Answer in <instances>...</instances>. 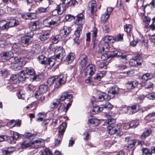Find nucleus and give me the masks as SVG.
Segmentation results:
<instances>
[{
  "label": "nucleus",
  "mask_w": 155,
  "mask_h": 155,
  "mask_svg": "<svg viewBox=\"0 0 155 155\" xmlns=\"http://www.w3.org/2000/svg\"><path fill=\"white\" fill-rule=\"evenodd\" d=\"M67 77L66 74H61L54 77L48 78L47 83L50 86L54 84V88H58L65 83Z\"/></svg>",
  "instance_id": "f257e3e1"
},
{
  "label": "nucleus",
  "mask_w": 155,
  "mask_h": 155,
  "mask_svg": "<svg viewBox=\"0 0 155 155\" xmlns=\"http://www.w3.org/2000/svg\"><path fill=\"white\" fill-rule=\"evenodd\" d=\"M72 95L66 92L62 93L59 98L54 99L50 105L51 110H53L54 108H56L58 106L61 101L64 100L68 101L71 99Z\"/></svg>",
  "instance_id": "f03ea898"
},
{
  "label": "nucleus",
  "mask_w": 155,
  "mask_h": 155,
  "mask_svg": "<svg viewBox=\"0 0 155 155\" xmlns=\"http://www.w3.org/2000/svg\"><path fill=\"white\" fill-rule=\"evenodd\" d=\"M84 22L85 19L83 14L80 13L77 15L75 23L79 26L77 27V28L74 32V35L76 37H79L81 34L82 30L83 28L82 25L84 24Z\"/></svg>",
  "instance_id": "7ed1b4c3"
},
{
  "label": "nucleus",
  "mask_w": 155,
  "mask_h": 155,
  "mask_svg": "<svg viewBox=\"0 0 155 155\" xmlns=\"http://www.w3.org/2000/svg\"><path fill=\"white\" fill-rule=\"evenodd\" d=\"M35 74L34 70L31 68H26L24 71H21L19 75V78L22 81H24L25 78L29 79L32 77Z\"/></svg>",
  "instance_id": "20e7f679"
},
{
  "label": "nucleus",
  "mask_w": 155,
  "mask_h": 155,
  "mask_svg": "<svg viewBox=\"0 0 155 155\" xmlns=\"http://www.w3.org/2000/svg\"><path fill=\"white\" fill-rule=\"evenodd\" d=\"M67 127V124L65 123H62L58 127V138L55 140V146H58L59 145L62 140L64 134Z\"/></svg>",
  "instance_id": "39448f33"
},
{
  "label": "nucleus",
  "mask_w": 155,
  "mask_h": 155,
  "mask_svg": "<svg viewBox=\"0 0 155 155\" xmlns=\"http://www.w3.org/2000/svg\"><path fill=\"white\" fill-rule=\"evenodd\" d=\"M112 120L111 119H108L107 122L108 125L107 126V130L109 133L111 134H114L117 132L119 131L120 128V125L112 123Z\"/></svg>",
  "instance_id": "423d86ee"
},
{
  "label": "nucleus",
  "mask_w": 155,
  "mask_h": 155,
  "mask_svg": "<svg viewBox=\"0 0 155 155\" xmlns=\"http://www.w3.org/2000/svg\"><path fill=\"white\" fill-rule=\"evenodd\" d=\"M55 53L57 54L55 61H58V62H61L66 55L64 50L63 47H59L56 48Z\"/></svg>",
  "instance_id": "0eeeda50"
},
{
  "label": "nucleus",
  "mask_w": 155,
  "mask_h": 155,
  "mask_svg": "<svg viewBox=\"0 0 155 155\" xmlns=\"http://www.w3.org/2000/svg\"><path fill=\"white\" fill-rule=\"evenodd\" d=\"M14 60L13 62L17 64L16 65H15V66H16V68H15V70H20L23 64H24L25 63L23 58L16 56L13 57L12 58Z\"/></svg>",
  "instance_id": "6e6552de"
},
{
  "label": "nucleus",
  "mask_w": 155,
  "mask_h": 155,
  "mask_svg": "<svg viewBox=\"0 0 155 155\" xmlns=\"http://www.w3.org/2000/svg\"><path fill=\"white\" fill-rule=\"evenodd\" d=\"M33 36V34L31 35L28 33L21 38V42L24 46H27L32 42V38Z\"/></svg>",
  "instance_id": "1a4fd4ad"
},
{
  "label": "nucleus",
  "mask_w": 155,
  "mask_h": 155,
  "mask_svg": "<svg viewBox=\"0 0 155 155\" xmlns=\"http://www.w3.org/2000/svg\"><path fill=\"white\" fill-rule=\"evenodd\" d=\"M125 141L127 142V149L130 150V152L132 153L135 148V145L136 141L135 140H130V138L127 137L125 138Z\"/></svg>",
  "instance_id": "9d476101"
},
{
  "label": "nucleus",
  "mask_w": 155,
  "mask_h": 155,
  "mask_svg": "<svg viewBox=\"0 0 155 155\" xmlns=\"http://www.w3.org/2000/svg\"><path fill=\"white\" fill-rule=\"evenodd\" d=\"M43 24L45 27H51L52 25H57V22L54 20L52 16H50L43 20Z\"/></svg>",
  "instance_id": "9b49d317"
},
{
  "label": "nucleus",
  "mask_w": 155,
  "mask_h": 155,
  "mask_svg": "<svg viewBox=\"0 0 155 155\" xmlns=\"http://www.w3.org/2000/svg\"><path fill=\"white\" fill-rule=\"evenodd\" d=\"M70 100L68 103L65 102V104L67 105L66 106L63 103L61 104L59 107L58 108V110L59 112H64L65 113H66L69 108L71 105L72 100Z\"/></svg>",
  "instance_id": "f8f14e48"
},
{
  "label": "nucleus",
  "mask_w": 155,
  "mask_h": 155,
  "mask_svg": "<svg viewBox=\"0 0 155 155\" xmlns=\"http://www.w3.org/2000/svg\"><path fill=\"white\" fill-rule=\"evenodd\" d=\"M84 70L85 75L89 74L91 77L95 73V66L93 64H89Z\"/></svg>",
  "instance_id": "ddd939ff"
},
{
  "label": "nucleus",
  "mask_w": 155,
  "mask_h": 155,
  "mask_svg": "<svg viewBox=\"0 0 155 155\" xmlns=\"http://www.w3.org/2000/svg\"><path fill=\"white\" fill-rule=\"evenodd\" d=\"M99 49L98 51L99 52L102 53L105 51L107 52L109 50L110 46L107 42L104 41L101 44H100L98 45Z\"/></svg>",
  "instance_id": "4468645a"
},
{
  "label": "nucleus",
  "mask_w": 155,
  "mask_h": 155,
  "mask_svg": "<svg viewBox=\"0 0 155 155\" xmlns=\"http://www.w3.org/2000/svg\"><path fill=\"white\" fill-rule=\"evenodd\" d=\"M113 10V8L111 7L107 8L105 13L102 15L101 16V21L104 22L106 21L109 18L110 15Z\"/></svg>",
  "instance_id": "2eb2a0df"
},
{
  "label": "nucleus",
  "mask_w": 155,
  "mask_h": 155,
  "mask_svg": "<svg viewBox=\"0 0 155 155\" xmlns=\"http://www.w3.org/2000/svg\"><path fill=\"white\" fill-rule=\"evenodd\" d=\"M111 56L115 57H120V59H122L124 61H126L127 60V56L125 54H123L121 52L119 51L116 50L113 51V54L110 55Z\"/></svg>",
  "instance_id": "dca6fc26"
},
{
  "label": "nucleus",
  "mask_w": 155,
  "mask_h": 155,
  "mask_svg": "<svg viewBox=\"0 0 155 155\" xmlns=\"http://www.w3.org/2000/svg\"><path fill=\"white\" fill-rule=\"evenodd\" d=\"M19 137V134L18 133L13 132L11 136H8L7 138L9 143H14Z\"/></svg>",
  "instance_id": "f3484780"
},
{
  "label": "nucleus",
  "mask_w": 155,
  "mask_h": 155,
  "mask_svg": "<svg viewBox=\"0 0 155 155\" xmlns=\"http://www.w3.org/2000/svg\"><path fill=\"white\" fill-rule=\"evenodd\" d=\"M55 60L54 59L46 57L43 61V63L42 64L45 65L47 66L49 65L50 67H52L55 63Z\"/></svg>",
  "instance_id": "a211bd4d"
},
{
  "label": "nucleus",
  "mask_w": 155,
  "mask_h": 155,
  "mask_svg": "<svg viewBox=\"0 0 155 155\" xmlns=\"http://www.w3.org/2000/svg\"><path fill=\"white\" fill-rule=\"evenodd\" d=\"M41 28V24L39 21L32 22L30 26V28L32 31L38 30Z\"/></svg>",
  "instance_id": "6ab92c4d"
},
{
  "label": "nucleus",
  "mask_w": 155,
  "mask_h": 155,
  "mask_svg": "<svg viewBox=\"0 0 155 155\" xmlns=\"http://www.w3.org/2000/svg\"><path fill=\"white\" fill-rule=\"evenodd\" d=\"M70 32V30L69 27L66 26H64L63 29L61 30L60 31L59 36L61 38H65L69 34Z\"/></svg>",
  "instance_id": "aec40b11"
},
{
  "label": "nucleus",
  "mask_w": 155,
  "mask_h": 155,
  "mask_svg": "<svg viewBox=\"0 0 155 155\" xmlns=\"http://www.w3.org/2000/svg\"><path fill=\"white\" fill-rule=\"evenodd\" d=\"M87 124L89 127H91L99 125L100 124V121L97 119L92 118L88 120Z\"/></svg>",
  "instance_id": "412c9836"
},
{
  "label": "nucleus",
  "mask_w": 155,
  "mask_h": 155,
  "mask_svg": "<svg viewBox=\"0 0 155 155\" xmlns=\"http://www.w3.org/2000/svg\"><path fill=\"white\" fill-rule=\"evenodd\" d=\"M80 64L82 68L85 67L87 63V57L85 54H83L81 55Z\"/></svg>",
  "instance_id": "4be33fe9"
},
{
  "label": "nucleus",
  "mask_w": 155,
  "mask_h": 155,
  "mask_svg": "<svg viewBox=\"0 0 155 155\" xmlns=\"http://www.w3.org/2000/svg\"><path fill=\"white\" fill-rule=\"evenodd\" d=\"M138 84V82L137 81H128L126 84L125 85L128 89L130 90L135 87Z\"/></svg>",
  "instance_id": "5701e85b"
},
{
  "label": "nucleus",
  "mask_w": 155,
  "mask_h": 155,
  "mask_svg": "<svg viewBox=\"0 0 155 155\" xmlns=\"http://www.w3.org/2000/svg\"><path fill=\"white\" fill-rule=\"evenodd\" d=\"M97 3L96 1L94 0L91 1L88 4V6L91 9V12L93 14L94 12L97 10Z\"/></svg>",
  "instance_id": "b1692460"
},
{
  "label": "nucleus",
  "mask_w": 155,
  "mask_h": 155,
  "mask_svg": "<svg viewBox=\"0 0 155 155\" xmlns=\"http://www.w3.org/2000/svg\"><path fill=\"white\" fill-rule=\"evenodd\" d=\"M1 57L2 59L6 60L11 58L12 60L13 57V54L11 51L9 52H3L1 54Z\"/></svg>",
  "instance_id": "393cba45"
},
{
  "label": "nucleus",
  "mask_w": 155,
  "mask_h": 155,
  "mask_svg": "<svg viewBox=\"0 0 155 155\" xmlns=\"http://www.w3.org/2000/svg\"><path fill=\"white\" fill-rule=\"evenodd\" d=\"M111 98L110 96L104 93H103L99 95L98 99L100 101H102L104 100L108 101Z\"/></svg>",
  "instance_id": "a878e982"
},
{
  "label": "nucleus",
  "mask_w": 155,
  "mask_h": 155,
  "mask_svg": "<svg viewBox=\"0 0 155 155\" xmlns=\"http://www.w3.org/2000/svg\"><path fill=\"white\" fill-rule=\"evenodd\" d=\"M61 6L62 8V12L65 11L70 6L71 0H62Z\"/></svg>",
  "instance_id": "bb28decb"
},
{
  "label": "nucleus",
  "mask_w": 155,
  "mask_h": 155,
  "mask_svg": "<svg viewBox=\"0 0 155 155\" xmlns=\"http://www.w3.org/2000/svg\"><path fill=\"white\" fill-rule=\"evenodd\" d=\"M132 27V25L127 24H126L124 27V31L127 32V37L130 40L131 38L130 32L131 31Z\"/></svg>",
  "instance_id": "cd10ccee"
},
{
  "label": "nucleus",
  "mask_w": 155,
  "mask_h": 155,
  "mask_svg": "<svg viewBox=\"0 0 155 155\" xmlns=\"http://www.w3.org/2000/svg\"><path fill=\"white\" fill-rule=\"evenodd\" d=\"M43 94L36 91L35 94V97L39 101L43 102L45 101V97L43 96Z\"/></svg>",
  "instance_id": "c85d7f7f"
},
{
  "label": "nucleus",
  "mask_w": 155,
  "mask_h": 155,
  "mask_svg": "<svg viewBox=\"0 0 155 155\" xmlns=\"http://www.w3.org/2000/svg\"><path fill=\"white\" fill-rule=\"evenodd\" d=\"M75 58V55L73 53H70L67 56L66 60L68 64H71L74 61Z\"/></svg>",
  "instance_id": "c756f323"
},
{
  "label": "nucleus",
  "mask_w": 155,
  "mask_h": 155,
  "mask_svg": "<svg viewBox=\"0 0 155 155\" xmlns=\"http://www.w3.org/2000/svg\"><path fill=\"white\" fill-rule=\"evenodd\" d=\"M137 105H134L128 107V113L129 114H133L137 112Z\"/></svg>",
  "instance_id": "7c9ffc66"
},
{
  "label": "nucleus",
  "mask_w": 155,
  "mask_h": 155,
  "mask_svg": "<svg viewBox=\"0 0 155 155\" xmlns=\"http://www.w3.org/2000/svg\"><path fill=\"white\" fill-rule=\"evenodd\" d=\"M9 28L15 26L19 24L18 21L13 18H11L9 22H7Z\"/></svg>",
  "instance_id": "2f4dec72"
},
{
  "label": "nucleus",
  "mask_w": 155,
  "mask_h": 155,
  "mask_svg": "<svg viewBox=\"0 0 155 155\" xmlns=\"http://www.w3.org/2000/svg\"><path fill=\"white\" fill-rule=\"evenodd\" d=\"M51 32V30L47 31L41 35L40 37V39L41 41H45L49 38V35Z\"/></svg>",
  "instance_id": "473e14b6"
},
{
  "label": "nucleus",
  "mask_w": 155,
  "mask_h": 155,
  "mask_svg": "<svg viewBox=\"0 0 155 155\" xmlns=\"http://www.w3.org/2000/svg\"><path fill=\"white\" fill-rule=\"evenodd\" d=\"M48 88V87L47 85L41 84L39 86L37 91L43 94L47 91Z\"/></svg>",
  "instance_id": "72a5a7b5"
},
{
  "label": "nucleus",
  "mask_w": 155,
  "mask_h": 155,
  "mask_svg": "<svg viewBox=\"0 0 155 155\" xmlns=\"http://www.w3.org/2000/svg\"><path fill=\"white\" fill-rule=\"evenodd\" d=\"M20 74V73L18 74V75H17L15 74H12L10 78V80H11L12 81H13V83L15 84H16L18 82V81H22L19 78V75Z\"/></svg>",
  "instance_id": "f704fd0d"
},
{
  "label": "nucleus",
  "mask_w": 155,
  "mask_h": 155,
  "mask_svg": "<svg viewBox=\"0 0 155 155\" xmlns=\"http://www.w3.org/2000/svg\"><path fill=\"white\" fill-rule=\"evenodd\" d=\"M119 88L118 87L114 85L110 88L108 91V93L110 94H112L114 95L117 94L119 91Z\"/></svg>",
  "instance_id": "c9c22d12"
},
{
  "label": "nucleus",
  "mask_w": 155,
  "mask_h": 155,
  "mask_svg": "<svg viewBox=\"0 0 155 155\" xmlns=\"http://www.w3.org/2000/svg\"><path fill=\"white\" fill-rule=\"evenodd\" d=\"M37 135V132H35L33 134L25 132L23 134V136L25 138L29 139L30 140L34 138Z\"/></svg>",
  "instance_id": "e433bc0d"
},
{
  "label": "nucleus",
  "mask_w": 155,
  "mask_h": 155,
  "mask_svg": "<svg viewBox=\"0 0 155 155\" xmlns=\"http://www.w3.org/2000/svg\"><path fill=\"white\" fill-rule=\"evenodd\" d=\"M142 54L140 52H137L135 53V56L134 57L135 59L138 61L140 63H142L143 61L142 58Z\"/></svg>",
  "instance_id": "4c0bfd02"
},
{
  "label": "nucleus",
  "mask_w": 155,
  "mask_h": 155,
  "mask_svg": "<svg viewBox=\"0 0 155 155\" xmlns=\"http://www.w3.org/2000/svg\"><path fill=\"white\" fill-rule=\"evenodd\" d=\"M139 62L135 59L134 58L130 60L129 64L131 66L139 67L142 64V63H139Z\"/></svg>",
  "instance_id": "58836bf2"
},
{
  "label": "nucleus",
  "mask_w": 155,
  "mask_h": 155,
  "mask_svg": "<svg viewBox=\"0 0 155 155\" xmlns=\"http://www.w3.org/2000/svg\"><path fill=\"white\" fill-rule=\"evenodd\" d=\"M103 110V107L102 106L101 107H100L98 106H96L94 107L93 109L92 113L94 114H96L101 112Z\"/></svg>",
  "instance_id": "ea45409f"
},
{
  "label": "nucleus",
  "mask_w": 155,
  "mask_h": 155,
  "mask_svg": "<svg viewBox=\"0 0 155 155\" xmlns=\"http://www.w3.org/2000/svg\"><path fill=\"white\" fill-rule=\"evenodd\" d=\"M12 147H8L3 148L2 149V152L5 154L8 155L12 153L14 151L13 150H12Z\"/></svg>",
  "instance_id": "a19ab883"
},
{
  "label": "nucleus",
  "mask_w": 155,
  "mask_h": 155,
  "mask_svg": "<svg viewBox=\"0 0 155 155\" xmlns=\"http://www.w3.org/2000/svg\"><path fill=\"white\" fill-rule=\"evenodd\" d=\"M30 78V80L32 82L34 81H38L43 78V76L41 74L35 76L34 74L32 77Z\"/></svg>",
  "instance_id": "79ce46f5"
},
{
  "label": "nucleus",
  "mask_w": 155,
  "mask_h": 155,
  "mask_svg": "<svg viewBox=\"0 0 155 155\" xmlns=\"http://www.w3.org/2000/svg\"><path fill=\"white\" fill-rule=\"evenodd\" d=\"M113 54V51L110 53H104L102 54L101 56V59L103 61L107 60L110 58H113L114 57L111 56L110 55Z\"/></svg>",
  "instance_id": "37998d69"
},
{
  "label": "nucleus",
  "mask_w": 155,
  "mask_h": 155,
  "mask_svg": "<svg viewBox=\"0 0 155 155\" xmlns=\"http://www.w3.org/2000/svg\"><path fill=\"white\" fill-rule=\"evenodd\" d=\"M152 130L150 129H148L144 131L141 135V137L142 139H145L149 136L151 133Z\"/></svg>",
  "instance_id": "c03bdc74"
},
{
  "label": "nucleus",
  "mask_w": 155,
  "mask_h": 155,
  "mask_svg": "<svg viewBox=\"0 0 155 155\" xmlns=\"http://www.w3.org/2000/svg\"><path fill=\"white\" fill-rule=\"evenodd\" d=\"M139 124V122L137 120L130 121L129 124V126L127 128H135Z\"/></svg>",
  "instance_id": "a18cd8bd"
},
{
  "label": "nucleus",
  "mask_w": 155,
  "mask_h": 155,
  "mask_svg": "<svg viewBox=\"0 0 155 155\" xmlns=\"http://www.w3.org/2000/svg\"><path fill=\"white\" fill-rule=\"evenodd\" d=\"M103 31L105 33H108L110 31V25L109 23H106L102 26Z\"/></svg>",
  "instance_id": "49530a36"
},
{
  "label": "nucleus",
  "mask_w": 155,
  "mask_h": 155,
  "mask_svg": "<svg viewBox=\"0 0 155 155\" xmlns=\"http://www.w3.org/2000/svg\"><path fill=\"white\" fill-rule=\"evenodd\" d=\"M106 72L104 71L98 73L95 77H94V79L95 80L100 81L102 78L105 75Z\"/></svg>",
  "instance_id": "de8ad7c7"
},
{
  "label": "nucleus",
  "mask_w": 155,
  "mask_h": 155,
  "mask_svg": "<svg viewBox=\"0 0 155 155\" xmlns=\"http://www.w3.org/2000/svg\"><path fill=\"white\" fill-rule=\"evenodd\" d=\"M104 41L107 42L108 43L109 42L113 43L115 41L114 37L111 36H106L104 38Z\"/></svg>",
  "instance_id": "09e8293b"
},
{
  "label": "nucleus",
  "mask_w": 155,
  "mask_h": 155,
  "mask_svg": "<svg viewBox=\"0 0 155 155\" xmlns=\"http://www.w3.org/2000/svg\"><path fill=\"white\" fill-rule=\"evenodd\" d=\"M48 8V7L44 8L42 7H40L37 8L35 12L38 14L45 13L47 11Z\"/></svg>",
  "instance_id": "8fccbe9b"
},
{
  "label": "nucleus",
  "mask_w": 155,
  "mask_h": 155,
  "mask_svg": "<svg viewBox=\"0 0 155 155\" xmlns=\"http://www.w3.org/2000/svg\"><path fill=\"white\" fill-rule=\"evenodd\" d=\"M41 143L39 140H37L31 142L32 146L34 145L35 148H39L41 147Z\"/></svg>",
  "instance_id": "3c124183"
},
{
  "label": "nucleus",
  "mask_w": 155,
  "mask_h": 155,
  "mask_svg": "<svg viewBox=\"0 0 155 155\" xmlns=\"http://www.w3.org/2000/svg\"><path fill=\"white\" fill-rule=\"evenodd\" d=\"M123 34H119L114 37V41H123Z\"/></svg>",
  "instance_id": "603ef678"
},
{
  "label": "nucleus",
  "mask_w": 155,
  "mask_h": 155,
  "mask_svg": "<svg viewBox=\"0 0 155 155\" xmlns=\"http://www.w3.org/2000/svg\"><path fill=\"white\" fill-rule=\"evenodd\" d=\"M142 152L143 155H151V152L148 148H143L142 149Z\"/></svg>",
  "instance_id": "864d4df0"
},
{
  "label": "nucleus",
  "mask_w": 155,
  "mask_h": 155,
  "mask_svg": "<svg viewBox=\"0 0 155 155\" xmlns=\"http://www.w3.org/2000/svg\"><path fill=\"white\" fill-rule=\"evenodd\" d=\"M36 46H33L31 48V51H30V54L31 55L33 54H37L38 53V49L36 48Z\"/></svg>",
  "instance_id": "5fc2aeb1"
},
{
  "label": "nucleus",
  "mask_w": 155,
  "mask_h": 155,
  "mask_svg": "<svg viewBox=\"0 0 155 155\" xmlns=\"http://www.w3.org/2000/svg\"><path fill=\"white\" fill-rule=\"evenodd\" d=\"M27 15L28 19H34L36 18L37 16L36 14L35 13H27Z\"/></svg>",
  "instance_id": "6e6d98bb"
},
{
  "label": "nucleus",
  "mask_w": 155,
  "mask_h": 155,
  "mask_svg": "<svg viewBox=\"0 0 155 155\" xmlns=\"http://www.w3.org/2000/svg\"><path fill=\"white\" fill-rule=\"evenodd\" d=\"M146 97L149 100H153L155 99V92L150 93L146 95Z\"/></svg>",
  "instance_id": "4d7b16f0"
},
{
  "label": "nucleus",
  "mask_w": 155,
  "mask_h": 155,
  "mask_svg": "<svg viewBox=\"0 0 155 155\" xmlns=\"http://www.w3.org/2000/svg\"><path fill=\"white\" fill-rule=\"evenodd\" d=\"M132 38H133V40H132L131 41H130V45L131 46L133 47H135L138 42L139 40L137 39L135 41L134 39V36L133 35H132ZM130 41L131 40H130Z\"/></svg>",
  "instance_id": "13d9d810"
},
{
  "label": "nucleus",
  "mask_w": 155,
  "mask_h": 155,
  "mask_svg": "<svg viewBox=\"0 0 155 155\" xmlns=\"http://www.w3.org/2000/svg\"><path fill=\"white\" fill-rule=\"evenodd\" d=\"M102 107H103V109H111L113 107L112 105L109 102H107L104 105H102Z\"/></svg>",
  "instance_id": "bf43d9fd"
},
{
  "label": "nucleus",
  "mask_w": 155,
  "mask_h": 155,
  "mask_svg": "<svg viewBox=\"0 0 155 155\" xmlns=\"http://www.w3.org/2000/svg\"><path fill=\"white\" fill-rule=\"evenodd\" d=\"M16 84L13 83L12 84L8 85L7 86V88L10 91H12L14 90L16 87Z\"/></svg>",
  "instance_id": "052dcab7"
},
{
  "label": "nucleus",
  "mask_w": 155,
  "mask_h": 155,
  "mask_svg": "<svg viewBox=\"0 0 155 155\" xmlns=\"http://www.w3.org/2000/svg\"><path fill=\"white\" fill-rule=\"evenodd\" d=\"M92 38V42L93 45V48L97 45H99V44L100 42L96 39V38Z\"/></svg>",
  "instance_id": "680f3d73"
},
{
  "label": "nucleus",
  "mask_w": 155,
  "mask_h": 155,
  "mask_svg": "<svg viewBox=\"0 0 155 155\" xmlns=\"http://www.w3.org/2000/svg\"><path fill=\"white\" fill-rule=\"evenodd\" d=\"M31 146H32L31 142L29 143L28 142H23L21 144V147L23 148L28 147Z\"/></svg>",
  "instance_id": "e2e57ef3"
},
{
  "label": "nucleus",
  "mask_w": 155,
  "mask_h": 155,
  "mask_svg": "<svg viewBox=\"0 0 155 155\" xmlns=\"http://www.w3.org/2000/svg\"><path fill=\"white\" fill-rule=\"evenodd\" d=\"M45 57H46L44 55H39L37 58L39 62L42 64L43 63V61H44V59L45 60Z\"/></svg>",
  "instance_id": "0e129e2a"
},
{
  "label": "nucleus",
  "mask_w": 155,
  "mask_h": 155,
  "mask_svg": "<svg viewBox=\"0 0 155 155\" xmlns=\"http://www.w3.org/2000/svg\"><path fill=\"white\" fill-rule=\"evenodd\" d=\"M92 38H95L97 36L98 30L97 28L94 27L93 30H92Z\"/></svg>",
  "instance_id": "69168bd1"
},
{
  "label": "nucleus",
  "mask_w": 155,
  "mask_h": 155,
  "mask_svg": "<svg viewBox=\"0 0 155 155\" xmlns=\"http://www.w3.org/2000/svg\"><path fill=\"white\" fill-rule=\"evenodd\" d=\"M58 120L57 119H53L51 123L50 124V125L51 127L54 128L57 124Z\"/></svg>",
  "instance_id": "338daca9"
},
{
  "label": "nucleus",
  "mask_w": 155,
  "mask_h": 155,
  "mask_svg": "<svg viewBox=\"0 0 155 155\" xmlns=\"http://www.w3.org/2000/svg\"><path fill=\"white\" fill-rule=\"evenodd\" d=\"M153 84L151 82H148L146 83L145 86V87L147 89L151 88L153 87Z\"/></svg>",
  "instance_id": "774afa93"
}]
</instances>
